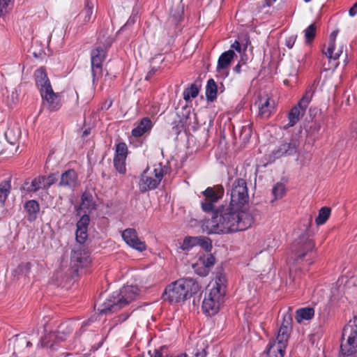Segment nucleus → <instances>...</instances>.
<instances>
[{"instance_id": "nucleus-58", "label": "nucleus", "mask_w": 357, "mask_h": 357, "mask_svg": "<svg viewBox=\"0 0 357 357\" xmlns=\"http://www.w3.org/2000/svg\"><path fill=\"white\" fill-rule=\"evenodd\" d=\"M277 0H264L265 6H271Z\"/></svg>"}, {"instance_id": "nucleus-43", "label": "nucleus", "mask_w": 357, "mask_h": 357, "mask_svg": "<svg viewBox=\"0 0 357 357\" xmlns=\"http://www.w3.org/2000/svg\"><path fill=\"white\" fill-rule=\"evenodd\" d=\"M128 146L126 143L120 142L116 144V156H127Z\"/></svg>"}, {"instance_id": "nucleus-39", "label": "nucleus", "mask_w": 357, "mask_h": 357, "mask_svg": "<svg viewBox=\"0 0 357 357\" xmlns=\"http://www.w3.org/2000/svg\"><path fill=\"white\" fill-rule=\"evenodd\" d=\"M197 236H187L184 238L181 248L183 250H189L192 248L196 246Z\"/></svg>"}, {"instance_id": "nucleus-41", "label": "nucleus", "mask_w": 357, "mask_h": 357, "mask_svg": "<svg viewBox=\"0 0 357 357\" xmlns=\"http://www.w3.org/2000/svg\"><path fill=\"white\" fill-rule=\"evenodd\" d=\"M15 0H0V17L8 12L13 6Z\"/></svg>"}, {"instance_id": "nucleus-54", "label": "nucleus", "mask_w": 357, "mask_h": 357, "mask_svg": "<svg viewBox=\"0 0 357 357\" xmlns=\"http://www.w3.org/2000/svg\"><path fill=\"white\" fill-rule=\"evenodd\" d=\"M130 316V314L128 313H123L121 314V315H119L117 318H118V322H123L125 321Z\"/></svg>"}, {"instance_id": "nucleus-44", "label": "nucleus", "mask_w": 357, "mask_h": 357, "mask_svg": "<svg viewBox=\"0 0 357 357\" xmlns=\"http://www.w3.org/2000/svg\"><path fill=\"white\" fill-rule=\"evenodd\" d=\"M89 220L90 219L88 215H83L77 222V229H87Z\"/></svg>"}, {"instance_id": "nucleus-59", "label": "nucleus", "mask_w": 357, "mask_h": 357, "mask_svg": "<svg viewBox=\"0 0 357 357\" xmlns=\"http://www.w3.org/2000/svg\"><path fill=\"white\" fill-rule=\"evenodd\" d=\"M90 133H91V130L89 128V129H86L82 132V137H85L88 136Z\"/></svg>"}, {"instance_id": "nucleus-55", "label": "nucleus", "mask_w": 357, "mask_h": 357, "mask_svg": "<svg viewBox=\"0 0 357 357\" xmlns=\"http://www.w3.org/2000/svg\"><path fill=\"white\" fill-rule=\"evenodd\" d=\"M158 107L157 105H152L150 109V114L152 115L156 114L158 112Z\"/></svg>"}, {"instance_id": "nucleus-12", "label": "nucleus", "mask_w": 357, "mask_h": 357, "mask_svg": "<svg viewBox=\"0 0 357 357\" xmlns=\"http://www.w3.org/2000/svg\"><path fill=\"white\" fill-rule=\"evenodd\" d=\"M42 98V107L50 112L58 111L62 106L61 96L54 93L52 88L46 89L40 93Z\"/></svg>"}, {"instance_id": "nucleus-60", "label": "nucleus", "mask_w": 357, "mask_h": 357, "mask_svg": "<svg viewBox=\"0 0 357 357\" xmlns=\"http://www.w3.org/2000/svg\"><path fill=\"white\" fill-rule=\"evenodd\" d=\"M313 128V126H310V129H312ZM314 130L318 132L320 129V126L319 125H317V124H314Z\"/></svg>"}, {"instance_id": "nucleus-37", "label": "nucleus", "mask_w": 357, "mask_h": 357, "mask_svg": "<svg viewBox=\"0 0 357 357\" xmlns=\"http://www.w3.org/2000/svg\"><path fill=\"white\" fill-rule=\"evenodd\" d=\"M197 245H199L204 250L209 252L212 248L211 241L206 236H197Z\"/></svg>"}, {"instance_id": "nucleus-5", "label": "nucleus", "mask_w": 357, "mask_h": 357, "mask_svg": "<svg viewBox=\"0 0 357 357\" xmlns=\"http://www.w3.org/2000/svg\"><path fill=\"white\" fill-rule=\"evenodd\" d=\"M170 172L168 161L166 165L162 162L155 164L152 168L147 167L142 174L139 187L141 192H144L154 190L158 187L165 175Z\"/></svg>"}, {"instance_id": "nucleus-53", "label": "nucleus", "mask_w": 357, "mask_h": 357, "mask_svg": "<svg viewBox=\"0 0 357 357\" xmlns=\"http://www.w3.org/2000/svg\"><path fill=\"white\" fill-rule=\"evenodd\" d=\"M357 13V1L349 9V14L350 16L354 17Z\"/></svg>"}, {"instance_id": "nucleus-28", "label": "nucleus", "mask_w": 357, "mask_h": 357, "mask_svg": "<svg viewBox=\"0 0 357 357\" xmlns=\"http://www.w3.org/2000/svg\"><path fill=\"white\" fill-rule=\"evenodd\" d=\"M314 315V310L312 307H303L296 310V319L301 323L303 320H310Z\"/></svg>"}, {"instance_id": "nucleus-34", "label": "nucleus", "mask_w": 357, "mask_h": 357, "mask_svg": "<svg viewBox=\"0 0 357 357\" xmlns=\"http://www.w3.org/2000/svg\"><path fill=\"white\" fill-rule=\"evenodd\" d=\"M215 262V258L211 254H207L203 257H199L198 261V266H202L207 268L208 270L212 267Z\"/></svg>"}, {"instance_id": "nucleus-30", "label": "nucleus", "mask_w": 357, "mask_h": 357, "mask_svg": "<svg viewBox=\"0 0 357 357\" xmlns=\"http://www.w3.org/2000/svg\"><path fill=\"white\" fill-rule=\"evenodd\" d=\"M81 208L89 211L95 208L96 204L93 196L89 192H83L81 198Z\"/></svg>"}, {"instance_id": "nucleus-27", "label": "nucleus", "mask_w": 357, "mask_h": 357, "mask_svg": "<svg viewBox=\"0 0 357 357\" xmlns=\"http://www.w3.org/2000/svg\"><path fill=\"white\" fill-rule=\"evenodd\" d=\"M93 6L94 4L93 1L88 0L85 3L84 9L79 13V19H82L84 24L90 22L93 14Z\"/></svg>"}, {"instance_id": "nucleus-8", "label": "nucleus", "mask_w": 357, "mask_h": 357, "mask_svg": "<svg viewBox=\"0 0 357 357\" xmlns=\"http://www.w3.org/2000/svg\"><path fill=\"white\" fill-rule=\"evenodd\" d=\"M340 349L344 355L350 356L357 352V317L344 326Z\"/></svg>"}, {"instance_id": "nucleus-31", "label": "nucleus", "mask_w": 357, "mask_h": 357, "mask_svg": "<svg viewBox=\"0 0 357 357\" xmlns=\"http://www.w3.org/2000/svg\"><path fill=\"white\" fill-rule=\"evenodd\" d=\"M11 184L10 181H3L0 183V206H3L10 193Z\"/></svg>"}, {"instance_id": "nucleus-47", "label": "nucleus", "mask_w": 357, "mask_h": 357, "mask_svg": "<svg viewBox=\"0 0 357 357\" xmlns=\"http://www.w3.org/2000/svg\"><path fill=\"white\" fill-rule=\"evenodd\" d=\"M208 348L207 345H205L204 342H202V345L200 346V348H197V351L195 353L196 357H206L207 352L206 349Z\"/></svg>"}, {"instance_id": "nucleus-4", "label": "nucleus", "mask_w": 357, "mask_h": 357, "mask_svg": "<svg viewBox=\"0 0 357 357\" xmlns=\"http://www.w3.org/2000/svg\"><path fill=\"white\" fill-rule=\"evenodd\" d=\"M225 282V276L220 275L209 285V292L205 296L202 306L203 312L207 316H213L218 312L226 294Z\"/></svg>"}, {"instance_id": "nucleus-22", "label": "nucleus", "mask_w": 357, "mask_h": 357, "mask_svg": "<svg viewBox=\"0 0 357 357\" xmlns=\"http://www.w3.org/2000/svg\"><path fill=\"white\" fill-rule=\"evenodd\" d=\"M77 180V173L73 169H69L61 174L59 185L73 188L76 185Z\"/></svg>"}, {"instance_id": "nucleus-64", "label": "nucleus", "mask_w": 357, "mask_h": 357, "mask_svg": "<svg viewBox=\"0 0 357 357\" xmlns=\"http://www.w3.org/2000/svg\"><path fill=\"white\" fill-rule=\"evenodd\" d=\"M6 138H8V132H6Z\"/></svg>"}, {"instance_id": "nucleus-14", "label": "nucleus", "mask_w": 357, "mask_h": 357, "mask_svg": "<svg viewBox=\"0 0 357 357\" xmlns=\"http://www.w3.org/2000/svg\"><path fill=\"white\" fill-rule=\"evenodd\" d=\"M123 241L130 247L142 252L146 249V245L144 241H141L138 236L137 231L133 228L126 229L121 234Z\"/></svg>"}, {"instance_id": "nucleus-45", "label": "nucleus", "mask_w": 357, "mask_h": 357, "mask_svg": "<svg viewBox=\"0 0 357 357\" xmlns=\"http://www.w3.org/2000/svg\"><path fill=\"white\" fill-rule=\"evenodd\" d=\"M195 271L200 276H206L208 274L209 270L205 266H198V262L193 265Z\"/></svg>"}, {"instance_id": "nucleus-48", "label": "nucleus", "mask_w": 357, "mask_h": 357, "mask_svg": "<svg viewBox=\"0 0 357 357\" xmlns=\"http://www.w3.org/2000/svg\"><path fill=\"white\" fill-rule=\"evenodd\" d=\"M54 181H55V178L53 175L49 176L46 178L45 181H47V182L45 183V184L43 185V188H48L49 187H50V185L54 183Z\"/></svg>"}, {"instance_id": "nucleus-25", "label": "nucleus", "mask_w": 357, "mask_h": 357, "mask_svg": "<svg viewBox=\"0 0 357 357\" xmlns=\"http://www.w3.org/2000/svg\"><path fill=\"white\" fill-rule=\"evenodd\" d=\"M24 208L28 213L29 220L33 221L36 220L40 211V205L38 202L33 199L29 200L25 203Z\"/></svg>"}, {"instance_id": "nucleus-1", "label": "nucleus", "mask_w": 357, "mask_h": 357, "mask_svg": "<svg viewBox=\"0 0 357 357\" xmlns=\"http://www.w3.org/2000/svg\"><path fill=\"white\" fill-rule=\"evenodd\" d=\"M224 192L220 185L208 187L202 192L204 198L201 202L202 209L213 213L207 226L210 228L208 233L229 234L250 228L254 218L248 211L231 204L217 206Z\"/></svg>"}, {"instance_id": "nucleus-62", "label": "nucleus", "mask_w": 357, "mask_h": 357, "mask_svg": "<svg viewBox=\"0 0 357 357\" xmlns=\"http://www.w3.org/2000/svg\"><path fill=\"white\" fill-rule=\"evenodd\" d=\"M248 133L247 134V135H248L249 137L251 135V129L250 128H248Z\"/></svg>"}, {"instance_id": "nucleus-57", "label": "nucleus", "mask_w": 357, "mask_h": 357, "mask_svg": "<svg viewBox=\"0 0 357 357\" xmlns=\"http://www.w3.org/2000/svg\"><path fill=\"white\" fill-rule=\"evenodd\" d=\"M241 65L240 63H238L237 65H236V66L234 68V72L236 73H240L241 70Z\"/></svg>"}, {"instance_id": "nucleus-19", "label": "nucleus", "mask_w": 357, "mask_h": 357, "mask_svg": "<svg viewBox=\"0 0 357 357\" xmlns=\"http://www.w3.org/2000/svg\"><path fill=\"white\" fill-rule=\"evenodd\" d=\"M298 142L291 139L289 142H284L280 144L274 151V154L278 155V156H291L295 155L298 153Z\"/></svg>"}, {"instance_id": "nucleus-7", "label": "nucleus", "mask_w": 357, "mask_h": 357, "mask_svg": "<svg viewBox=\"0 0 357 357\" xmlns=\"http://www.w3.org/2000/svg\"><path fill=\"white\" fill-rule=\"evenodd\" d=\"M314 91L312 87L308 88L298 103L288 112V123L283 126V130H288L294 127L304 116L305 111L312 100Z\"/></svg>"}, {"instance_id": "nucleus-36", "label": "nucleus", "mask_w": 357, "mask_h": 357, "mask_svg": "<svg viewBox=\"0 0 357 357\" xmlns=\"http://www.w3.org/2000/svg\"><path fill=\"white\" fill-rule=\"evenodd\" d=\"M46 178L45 176H38L35 178L29 188V190L36 192L40 188H43V185L45 184Z\"/></svg>"}, {"instance_id": "nucleus-63", "label": "nucleus", "mask_w": 357, "mask_h": 357, "mask_svg": "<svg viewBox=\"0 0 357 357\" xmlns=\"http://www.w3.org/2000/svg\"><path fill=\"white\" fill-rule=\"evenodd\" d=\"M192 130L193 131H195V130H197V127H195V126H192Z\"/></svg>"}, {"instance_id": "nucleus-29", "label": "nucleus", "mask_w": 357, "mask_h": 357, "mask_svg": "<svg viewBox=\"0 0 357 357\" xmlns=\"http://www.w3.org/2000/svg\"><path fill=\"white\" fill-rule=\"evenodd\" d=\"M218 86L213 79H209L206 86V97L208 101H214L217 98Z\"/></svg>"}, {"instance_id": "nucleus-46", "label": "nucleus", "mask_w": 357, "mask_h": 357, "mask_svg": "<svg viewBox=\"0 0 357 357\" xmlns=\"http://www.w3.org/2000/svg\"><path fill=\"white\" fill-rule=\"evenodd\" d=\"M15 146V142H9V147H6L5 151H1L0 152V154H4V153H7V151H8V154H15L17 151V150L19 149V145H17L16 147H15L14 150L15 151H13V146Z\"/></svg>"}, {"instance_id": "nucleus-42", "label": "nucleus", "mask_w": 357, "mask_h": 357, "mask_svg": "<svg viewBox=\"0 0 357 357\" xmlns=\"http://www.w3.org/2000/svg\"><path fill=\"white\" fill-rule=\"evenodd\" d=\"M76 241L79 245H84L85 241L87 238V229H77L76 233Z\"/></svg>"}, {"instance_id": "nucleus-21", "label": "nucleus", "mask_w": 357, "mask_h": 357, "mask_svg": "<svg viewBox=\"0 0 357 357\" xmlns=\"http://www.w3.org/2000/svg\"><path fill=\"white\" fill-rule=\"evenodd\" d=\"M153 123L149 117L142 118L137 123V126L132 130V135L135 137H140L146 133H150Z\"/></svg>"}, {"instance_id": "nucleus-50", "label": "nucleus", "mask_w": 357, "mask_h": 357, "mask_svg": "<svg viewBox=\"0 0 357 357\" xmlns=\"http://www.w3.org/2000/svg\"><path fill=\"white\" fill-rule=\"evenodd\" d=\"M295 40H296V38H295V37H294V36H291V37L288 38L286 40V43H285L286 46H287L288 48H289V49L292 48V47H293V45H294V43H295Z\"/></svg>"}, {"instance_id": "nucleus-9", "label": "nucleus", "mask_w": 357, "mask_h": 357, "mask_svg": "<svg viewBox=\"0 0 357 357\" xmlns=\"http://www.w3.org/2000/svg\"><path fill=\"white\" fill-rule=\"evenodd\" d=\"M230 196L229 204L245 209V205L249 199L247 183L245 179L236 178L232 183Z\"/></svg>"}, {"instance_id": "nucleus-61", "label": "nucleus", "mask_w": 357, "mask_h": 357, "mask_svg": "<svg viewBox=\"0 0 357 357\" xmlns=\"http://www.w3.org/2000/svg\"><path fill=\"white\" fill-rule=\"evenodd\" d=\"M112 105V100H109V103L107 104V106H105V108L106 109H108L111 107V105Z\"/></svg>"}, {"instance_id": "nucleus-3", "label": "nucleus", "mask_w": 357, "mask_h": 357, "mask_svg": "<svg viewBox=\"0 0 357 357\" xmlns=\"http://www.w3.org/2000/svg\"><path fill=\"white\" fill-rule=\"evenodd\" d=\"M138 294L137 287L132 285L123 287L120 289L119 293L114 292L108 300L98 307V313L107 314L116 312L135 300Z\"/></svg>"}, {"instance_id": "nucleus-23", "label": "nucleus", "mask_w": 357, "mask_h": 357, "mask_svg": "<svg viewBox=\"0 0 357 357\" xmlns=\"http://www.w3.org/2000/svg\"><path fill=\"white\" fill-rule=\"evenodd\" d=\"M235 55V52L232 50L222 53L218 61L217 70L220 71L227 68Z\"/></svg>"}, {"instance_id": "nucleus-33", "label": "nucleus", "mask_w": 357, "mask_h": 357, "mask_svg": "<svg viewBox=\"0 0 357 357\" xmlns=\"http://www.w3.org/2000/svg\"><path fill=\"white\" fill-rule=\"evenodd\" d=\"M331 215V208L328 207H322L319 211L318 216L315 219L317 225H324L329 218Z\"/></svg>"}, {"instance_id": "nucleus-15", "label": "nucleus", "mask_w": 357, "mask_h": 357, "mask_svg": "<svg viewBox=\"0 0 357 357\" xmlns=\"http://www.w3.org/2000/svg\"><path fill=\"white\" fill-rule=\"evenodd\" d=\"M71 262L77 268H82L90 262L89 254L84 245H78L71 253Z\"/></svg>"}, {"instance_id": "nucleus-51", "label": "nucleus", "mask_w": 357, "mask_h": 357, "mask_svg": "<svg viewBox=\"0 0 357 357\" xmlns=\"http://www.w3.org/2000/svg\"><path fill=\"white\" fill-rule=\"evenodd\" d=\"M157 68H152L148 73H147V75H146L145 77V79L146 80H149L156 73L157 71Z\"/></svg>"}, {"instance_id": "nucleus-20", "label": "nucleus", "mask_w": 357, "mask_h": 357, "mask_svg": "<svg viewBox=\"0 0 357 357\" xmlns=\"http://www.w3.org/2000/svg\"><path fill=\"white\" fill-rule=\"evenodd\" d=\"M34 77L36 84L40 91V93L45 91L46 89H49V87L52 88L45 68L41 67L37 69L35 71Z\"/></svg>"}, {"instance_id": "nucleus-11", "label": "nucleus", "mask_w": 357, "mask_h": 357, "mask_svg": "<svg viewBox=\"0 0 357 357\" xmlns=\"http://www.w3.org/2000/svg\"><path fill=\"white\" fill-rule=\"evenodd\" d=\"M105 58L106 52L102 47L98 46L91 50V61L93 82L102 75V63Z\"/></svg>"}, {"instance_id": "nucleus-24", "label": "nucleus", "mask_w": 357, "mask_h": 357, "mask_svg": "<svg viewBox=\"0 0 357 357\" xmlns=\"http://www.w3.org/2000/svg\"><path fill=\"white\" fill-rule=\"evenodd\" d=\"M31 345L32 344L26 337L17 336L14 341V354L20 355Z\"/></svg>"}, {"instance_id": "nucleus-40", "label": "nucleus", "mask_w": 357, "mask_h": 357, "mask_svg": "<svg viewBox=\"0 0 357 357\" xmlns=\"http://www.w3.org/2000/svg\"><path fill=\"white\" fill-rule=\"evenodd\" d=\"M272 193L275 199H281L285 193L284 185L282 183H276L272 190Z\"/></svg>"}, {"instance_id": "nucleus-16", "label": "nucleus", "mask_w": 357, "mask_h": 357, "mask_svg": "<svg viewBox=\"0 0 357 357\" xmlns=\"http://www.w3.org/2000/svg\"><path fill=\"white\" fill-rule=\"evenodd\" d=\"M282 321L275 338L288 343L289 335L292 330V315L289 310H288L282 314Z\"/></svg>"}, {"instance_id": "nucleus-35", "label": "nucleus", "mask_w": 357, "mask_h": 357, "mask_svg": "<svg viewBox=\"0 0 357 357\" xmlns=\"http://www.w3.org/2000/svg\"><path fill=\"white\" fill-rule=\"evenodd\" d=\"M317 26L311 24L304 30L305 43L310 44L316 36Z\"/></svg>"}, {"instance_id": "nucleus-26", "label": "nucleus", "mask_w": 357, "mask_h": 357, "mask_svg": "<svg viewBox=\"0 0 357 357\" xmlns=\"http://www.w3.org/2000/svg\"><path fill=\"white\" fill-rule=\"evenodd\" d=\"M32 264L31 262H21L12 272L14 278L19 279L20 277H26L29 274Z\"/></svg>"}, {"instance_id": "nucleus-38", "label": "nucleus", "mask_w": 357, "mask_h": 357, "mask_svg": "<svg viewBox=\"0 0 357 357\" xmlns=\"http://www.w3.org/2000/svg\"><path fill=\"white\" fill-rule=\"evenodd\" d=\"M126 158H114V165L115 169L120 174H125L126 172Z\"/></svg>"}, {"instance_id": "nucleus-56", "label": "nucleus", "mask_w": 357, "mask_h": 357, "mask_svg": "<svg viewBox=\"0 0 357 357\" xmlns=\"http://www.w3.org/2000/svg\"><path fill=\"white\" fill-rule=\"evenodd\" d=\"M352 128H353V130L351 132V135L353 137L357 138V123H356L353 126Z\"/></svg>"}, {"instance_id": "nucleus-32", "label": "nucleus", "mask_w": 357, "mask_h": 357, "mask_svg": "<svg viewBox=\"0 0 357 357\" xmlns=\"http://www.w3.org/2000/svg\"><path fill=\"white\" fill-rule=\"evenodd\" d=\"M199 92V89L195 83L191 84L190 87L183 91V96L185 101H189L191 98H196Z\"/></svg>"}, {"instance_id": "nucleus-2", "label": "nucleus", "mask_w": 357, "mask_h": 357, "mask_svg": "<svg viewBox=\"0 0 357 357\" xmlns=\"http://www.w3.org/2000/svg\"><path fill=\"white\" fill-rule=\"evenodd\" d=\"M197 282L192 278H181L170 284L165 289L164 298L170 303L184 301L199 291Z\"/></svg>"}, {"instance_id": "nucleus-17", "label": "nucleus", "mask_w": 357, "mask_h": 357, "mask_svg": "<svg viewBox=\"0 0 357 357\" xmlns=\"http://www.w3.org/2000/svg\"><path fill=\"white\" fill-rule=\"evenodd\" d=\"M338 33V30L333 31L329 36L326 50L322 49V53L329 59L337 60L343 52V45L340 46L335 51V40Z\"/></svg>"}, {"instance_id": "nucleus-6", "label": "nucleus", "mask_w": 357, "mask_h": 357, "mask_svg": "<svg viewBox=\"0 0 357 357\" xmlns=\"http://www.w3.org/2000/svg\"><path fill=\"white\" fill-rule=\"evenodd\" d=\"M291 250L296 261L305 260L307 265L313 263L316 256L314 243L307 234H302L296 238L292 243Z\"/></svg>"}, {"instance_id": "nucleus-13", "label": "nucleus", "mask_w": 357, "mask_h": 357, "mask_svg": "<svg viewBox=\"0 0 357 357\" xmlns=\"http://www.w3.org/2000/svg\"><path fill=\"white\" fill-rule=\"evenodd\" d=\"M288 343L277 338H273L269 341L266 350L261 357H284Z\"/></svg>"}, {"instance_id": "nucleus-52", "label": "nucleus", "mask_w": 357, "mask_h": 357, "mask_svg": "<svg viewBox=\"0 0 357 357\" xmlns=\"http://www.w3.org/2000/svg\"><path fill=\"white\" fill-rule=\"evenodd\" d=\"M231 47L239 53L241 52V45L238 40H235Z\"/></svg>"}, {"instance_id": "nucleus-49", "label": "nucleus", "mask_w": 357, "mask_h": 357, "mask_svg": "<svg viewBox=\"0 0 357 357\" xmlns=\"http://www.w3.org/2000/svg\"><path fill=\"white\" fill-rule=\"evenodd\" d=\"M139 357H161V353L158 350H154L153 352L149 351L146 356H141Z\"/></svg>"}, {"instance_id": "nucleus-10", "label": "nucleus", "mask_w": 357, "mask_h": 357, "mask_svg": "<svg viewBox=\"0 0 357 357\" xmlns=\"http://www.w3.org/2000/svg\"><path fill=\"white\" fill-rule=\"evenodd\" d=\"M73 328L67 324H61L56 332H51L41 338L43 347L55 349V344L62 342L71 334Z\"/></svg>"}, {"instance_id": "nucleus-18", "label": "nucleus", "mask_w": 357, "mask_h": 357, "mask_svg": "<svg viewBox=\"0 0 357 357\" xmlns=\"http://www.w3.org/2000/svg\"><path fill=\"white\" fill-rule=\"evenodd\" d=\"M259 115L261 118H268L275 109V101L269 97H260L259 99Z\"/></svg>"}]
</instances>
